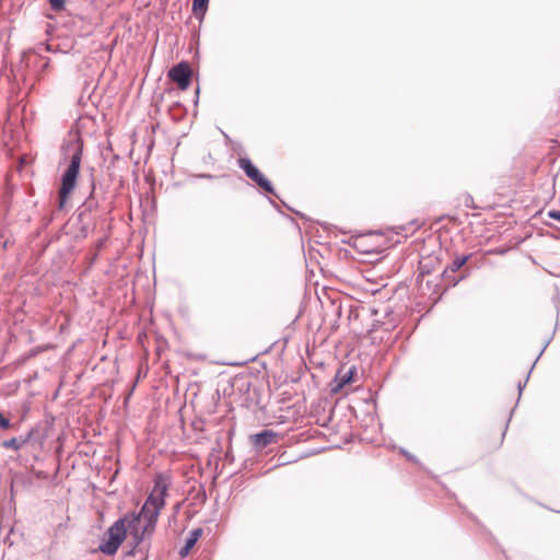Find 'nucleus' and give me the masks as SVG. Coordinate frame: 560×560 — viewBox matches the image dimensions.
Returning <instances> with one entry per match:
<instances>
[{
	"instance_id": "nucleus-1",
	"label": "nucleus",
	"mask_w": 560,
	"mask_h": 560,
	"mask_svg": "<svg viewBox=\"0 0 560 560\" xmlns=\"http://www.w3.org/2000/svg\"><path fill=\"white\" fill-rule=\"evenodd\" d=\"M170 486L171 480L166 475L159 474L155 476L153 488L140 513L132 518V523H140L142 520L147 523L141 535L136 534L138 541H140L147 533L151 534L154 530L160 512L165 506V498Z\"/></svg>"
},
{
	"instance_id": "nucleus-2",
	"label": "nucleus",
	"mask_w": 560,
	"mask_h": 560,
	"mask_svg": "<svg viewBox=\"0 0 560 560\" xmlns=\"http://www.w3.org/2000/svg\"><path fill=\"white\" fill-rule=\"evenodd\" d=\"M82 149H79L71 158V162L61 177L58 191V208L63 209L73 192L81 166Z\"/></svg>"
},
{
	"instance_id": "nucleus-3",
	"label": "nucleus",
	"mask_w": 560,
	"mask_h": 560,
	"mask_svg": "<svg viewBox=\"0 0 560 560\" xmlns=\"http://www.w3.org/2000/svg\"><path fill=\"white\" fill-rule=\"evenodd\" d=\"M125 520L116 521L107 530L106 538L100 545V550L105 555H114L126 538Z\"/></svg>"
},
{
	"instance_id": "nucleus-4",
	"label": "nucleus",
	"mask_w": 560,
	"mask_h": 560,
	"mask_svg": "<svg viewBox=\"0 0 560 560\" xmlns=\"http://www.w3.org/2000/svg\"><path fill=\"white\" fill-rule=\"evenodd\" d=\"M238 166L245 172L246 176L256 183L266 192H272L270 182L260 173V171L252 163L249 159H238Z\"/></svg>"
},
{
	"instance_id": "nucleus-5",
	"label": "nucleus",
	"mask_w": 560,
	"mask_h": 560,
	"mask_svg": "<svg viewBox=\"0 0 560 560\" xmlns=\"http://www.w3.org/2000/svg\"><path fill=\"white\" fill-rule=\"evenodd\" d=\"M168 78L185 91L190 85L191 69L187 62H180L168 71Z\"/></svg>"
},
{
	"instance_id": "nucleus-6",
	"label": "nucleus",
	"mask_w": 560,
	"mask_h": 560,
	"mask_svg": "<svg viewBox=\"0 0 560 560\" xmlns=\"http://www.w3.org/2000/svg\"><path fill=\"white\" fill-rule=\"evenodd\" d=\"M253 444L258 448H264L269 444L277 442V434L271 430H265L260 433L252 435Z\"/></svg>"
},
{
	"instance_id": "nucleus-7",
	"label": "nucleus",
	"mask_w": 560,
	"mask_h": 560,
	"mask_svg": "<svg viewBox=\"0 0 560 560\" xmlns=\"http://www.w3.org/2000/svg\"><path fill=\"white\" fill-rule=\"evenodd\" d=\"M202 530L200 528L194 529L189 537L186 539L185 545L179 551L180 557H186L196 545L197 540L201 536Z\"/></svg>"
},
{
	"instance_id": "nucleus-8",
	"label": "nucleus",
	"mask_w": 560,
	"mask_h": 560,
	"mask_svg": "<svg viewBox=\"0 0 560 560\" xmlns=\"http://www.w3.org/2000/svg\"><path fill=\"white\" fill-rule=\"evenodd\" d=\"M209 0H194L192 11L196 15H203L208 9Z\"/></svg>"
},
{
	"instance_id": "nucleus-9",
	"label": "nucleus",
	"mask_w": 560,
	"mask_h": 560,
	"mask_svg": "<svg viewBox=\"0 0 560 560\" xmlns=\"http://www.w3.org/2000/svg\"><path fill=\"white\" fill-rule=\"evenodd\" d=\"M469 256H458L456 257L451 266H450V270L455 272L457 270H459L468 260Z\"/></svg>"
},
{
	"instance_id": "nucleus-10",
	"label": "nucleus",
	"mask_w": 560,
	"mask_h": 560,
	"mask_svg": "<svg viewBox=\"0 0 560 560\" xmlns=\"http://www.w3.org/2000/svg\"><path fill=\"white\" fill-rule=\"evenodd\" d=\"M24 441H20L16 438H12L2 443L5 448L20 450L23 445Z\"/></svg>"
},
{
	"instance_id": "nucleus-11",
	"label": "nucleus",
	"mask_w": 560,
	"mask_h": 560,
	"mask_svg": "<svg viewBox=\"0 0 560 560\" xmlns=\"http://www.w3.org/2000/svg\"><path fill=\"white\" fill-rule=\"evenodd\" d=\"M504 434H505L504 430L502 428H500L498 433L494 436L493 444L490 445L489 447L493 448V450L498 448L502 444V442H503Z\"/></svg>"
},
{
	"instance_id": "nucleus-12",
	"label": "nucleus",
	"mask_w": 560,
	"mask_h": 560,
	"mask_svg": "<svg viewBox=\"0 0 560 560\" xmlns=\"http://www.w3.org/2000/svg\"><path fill=\"white\" fill-rule=\"evenodd\" d=\"M50 7L55 11H60L65 7V0H49Z\"/></svg>"
},
{
	"instance_id": "nucleus-13",
	"label": "nucleus",
	"mask_w": 560,
	"mask_h": 560,
	"mask_svg": "<svg viewBox=\"0 0 560 560\" xmlns=\"http://www.w3.org/2000/svg\"><path fill=\"white\" fill-rule=\"evenodd\" d=\"M351 375H352V372L349 371L347 374H345L343 376H340V384H339V387H342L343 385L348 384L350 381H351Z\"/></svg>"
},
{
	"instance_id": "nucleus-14",
	"label": "nucleus",
	"mask_w": 560,
	"mask_h": 560,
	"mask_svg": "<svg viewBox=\"0 0 560 560\" xmlns=\"http://www.w3.org/2000/svg\"><path fill=\"white\" fill-rule=\"evenodd\" d=\"M0 427L2 429H9L10 428V421L2 413H0Z\"/></svg>"
},
{
	"instance_id": "nucleus-15",
	"label": "nucleus",
	"mask_w": 560,
	"mask_h": 560,
	"mask_svg": "<svg viewBox=\"0 0 560 560\" xmlns=\"http://www.w3.org/2000/svg\"><path fill=\"white\" fill-rule=\"evenodd\" d=\"M548 215L555 220L560 221V211L551 210L548 212Z\"/></svg>"
}]
</instances>
